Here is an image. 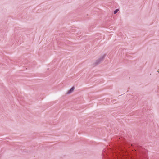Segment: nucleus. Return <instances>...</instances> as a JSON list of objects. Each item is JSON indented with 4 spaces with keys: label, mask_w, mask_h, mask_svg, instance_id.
<instances>
[{
    "label": "nucleus",
    "mask_w": 159,
    "mask_h": 159,
    "mask_svg": "<svg viewBox=\"0 0 159 159\" xmlns=\"http://www.w3.org/2000/svg\"><path fill=\"white\" fill-rule=\"evenodd\" d=\"M120 152H126V150L125 149V147L123 146L120 145L118 146L115 152L117 154L120 153Z\"/></svg>",
    "instance_id": "obj_1"
},
{
    "label": "nucleus",
    "mask_w": 159,
    "mask_h": 159,
    "mask_svg": "<svg viewBox=\"0 0 159 159\" xmlns=\"http://www.w3.org/2000/svg\"><path fill=\"white\" fill-rule=\"evenodd\" d=\"M105 56V55H103L100 58L96 61L93 63V65L96 66L99 64L104 60Z\"/></svg>",
    "instance_id": "obj_2"
},
{
    "label": "nucleus",
    "mask_w": 159,
    "mask_h": 159,
    "mask_svg": "<svg viewBox=\"0 0 159 159\" xmlns=\"http://www.w3.org/2000/svg\"><path fill=\"white\" fill-rule=\"evenodd\" d=\"M74 87H73L72 88H71L69 90L67 93V94H70V93H72L73 91V90H74Z\"/></svg>",
    "instance_id": "obj_3"
},
{
    "label": "nucleus",
    "mask_w": 159,
    "mask_h": 159,
    "mask_svg": "<svg viewBox=\"0 0 159 159\" xmlns=\"http://www.w3.org/2000/svg\"><path fill=\"white\" fill-rule=\"evenodd\" d=\"M119 10L118 9H116L114 11V13L115 14L117 13V12Z\"/></svg>",
    "instance_id": "obj_4"
},
{
    "label": "nucleus",
    "mask_w": 159,
    "mask_h": 159,
    "mask_svg": "<svg viewBox=\"0 0 159 159\" xmlns=\"http://www.w3.org/2000/svg\"><path fill=\"white\" fill-rule=\"evenodd\" d=\"M122 152V153H124L123 152Z\"/></svg>",
    "instance_id": "obj_5"
}]
</instances>
